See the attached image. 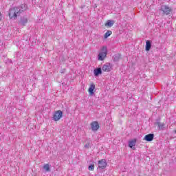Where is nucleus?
<instances>
[{
	"label": "nucleus",
	"instance_id": "nucleus-1",
	"mask_svg": "<svg viewBox=\"0 0 176 176\" xmlns=\"http://www.w3.org/2000/svg\"><path fill=\"white\" fill-rule=\"evenodd\" d=\"M27 10V4H21L19 6L10 8L8 16L11 20H17V16H20L21 13Z\"/></svg>",
	"mask_w": 176,
	"mask_h": 176
},
{
	"label": "nucleus",
	"instance_id": "nucleus-2",
	"mask_svg": "<svg viewBox=\"0 0 176 176\" xmlns=\"http://www.w3.org/2000/svg\"><path fill=\"white\" fill-rule=\"evenodd\" d=\"M63 116L64 113L63 111H54L52 116V120H54V122H58V120H60Z\"/></svg>",
	"mask_w": 176,
	"mask_h": 176
},
{
	"label": "nucleus",
	"instance_id": "nucleus-3",
	"mask_svg": "<svg viewBox=\"0 0 176 176\" xmlns=\"http://www.w3.org/2000/svg\"><path fill=\"white\" fill-rule=\"evenodd\" d=\"M160 10L162 12V16H168V14L172 12L171 8L166 5L162 6Z\"/></svg>",
	"mask_w": 176,
	"mask_h": 176
},
{
	"label": "nucleus",
	"instance_id": "nucleus-4",
	"mask_svg": "<svg viewBox=\"0 0 176 176\" xmlns=\"http://www.w3.org/2000/svg\"><path fill=\"white\" fill-rule=\"evenodd\" d=\"M98 168H100L101 170H104L107 168V166H108V162H107V160L102 159L98 161Z\"/></svg>",
	"mask_w": 176,
	"mask_h": 176
},
{
	"label": "nucleus",
	"instance_id": "nucleus-5",
	"mask_svg": "<svg viewBox=\"0 0 176 176\" xmlns=\"http://www.w3.org/2000/svg\"><path fill=\"white\" fill-rule=\"evenodd\" d=\"M137 144V138L132 139L128 142V146L133 149V151H135V144Z\"/></svg>",
	"mask_w": 176,
	"mask_h": 176
},
{
	"label": "nucleus",
	"instance_id": "nucleus-6",
	"mask_svg": "<svg viewBox=\"0 0 176 176\" xmlns=\"http://www.w3.org/2000/svg\"><path fill=\"white\" fill-rule=\"evenodd\" d=\"M155 139V134L148 133L146 135L144 138V141H146L147 142H152V140Z\"/></svg>",
	"mask_w": 176,
	"mask_h": 176
},
{
	"label": "nucleus",
	"instance_id": "nucleus-7",
	"mask_svg": "<svg viewBox=\"0 0 176 176\" xmlns=\"http://www.w3.org/2000/svg\"><path fill=\"white\" fill-rule=\"evenodd\" d=\"M91 128L92 131H97L100 129V124L97 121L91 123Z\"/></svg>",
	"mask_w": 176,
	"mask_h": 176
},
{
	"label": "nucleus",
	"instance_id": "nucleus-8",
	"mask_svg": "<svg viewBox=\"0 0 176 176\" xmlns=\"http://www.w3.org/2000/svg\"><path fill=\"white\" fill-rule=\"evenodd\" d=\"M27 23H28V18H27V16H21L19 21V24L23 26H25Z\"/></svg>",
	"mask_w": 176,
	"mask_h": 176
},
{
	"label": "nucleus",
	"instance_id": "nucleus-9",
	"mask_svg": "<svg viewBox=\"0 0 176 176\" xmlns=\"http://www.w3.org/2000/svg\"><path fill=\"white\" fill-rule=\"evenodd\" d=\"M102 69V71H104V72H111V71L112 70V67H111V63H107L106 65H104Z\"/></svg>",
	"mask_w": 176,
	"mask_h": 176
},
{
	"label": "nucleus",
	"instance_id": "nucleus-10",
	"mask_svg": "<svg viewBox=\"0 0 176 176\" xmlns=\"http://www.w3.org/2000/svg\"><path fill=\"white\" fill-rule=\"evenodd\" d=\"M102 74V69H101V68L97 67V68L94 69V76H96V77L100 76V75H101Z\"/></svg>",
	"mask_w": 176,
	"mask_h": 176
},
{
	"label": "nucleus",
	"instance_id": "nucleus-11",
	"mask_svg": "<svg viewBox=\"0 0 176 176\" xmlns=\"http://www.w3.org/2000/svg\"><path fill=\"white\" fill-rule=\"evenodd\" d=\"M151 48H152V41L150 40H147L146 41V47H145L146 52H149V50H151Z\"/></svg>",
	"mask_w": 176,
	"mask_h": 176
},
{
	"label": "nucleus",
	"instance_id": "nucleus-12",
	"mask_svg": "<svg viewBox=\"0 0 176 176\" xmlns=\"http://www.w3.org/2000/svg\"><path fill=\"white\" fill-rule=\"evenodd\" d=\"M96 89V85L91 84L88 89V93L91 96H94V89Z\"/></svg>",
	"mask_w": 176,
	"mask_h": 176
},
{
	"label": "nucleus",
	"instance_id": "nucleus-13",
	"mask_svg": "<svg viewBox=\"0 0 176 176\" xmlns=\"http://www.w3.org/2000/svg\"><path fill=\"white\" fill-rule=\"evenodd\" d=\"M105 57H107V54L100 52L98 55V60H99V61H104V60H105Z\"/></svg>",
	"mask_w": 176,
	"mask_h": 176
},
{
	"label": "nucleus",
	"instance_id": "nucleus-14",
	"mask_svg": "<svg viewBox=\"0 0 176 176\" xmlns=\"http://www.w3.org/2000/svg\"><path fill=\"white\" fill-rule=\"evenodd\" d=\"M122 57V55L120 54H116L113 56V63H119V60H120Z\"/></svg>",
	"mask_w": 176,
	"mask_h": 176
},
{
	"label": "nucleus",
	"instance_id": "nucleus-15",
	"mask_svg": "<svg viewBox=\"0 0 176 176\" xmlns=\"http://www.w3.org/2000/svg\"><path fill=\"white\" fill-rule=\"evenodd\" d=\"M115 24V21L113 20H108L107 23L104 24L105 27H113Z\"/></svg>",
	"mask_w": 176,
	"mask_h": 176
},
{
	"label": "nucleus",
	"instance_id": "nucleus-16",
	"mask_svg": "<svg viewBox=\"0 0 176 176\" xmlns=\"http://www.w3.org/2000/svg\"><path fill=\"white\" fill-rule=\"evenodd\" d=\"M43 170H45V171H46V173H50L51 170H50V164H46L43 166Z\"/></svg>",
	"mask_w": 176,
	"mask_h": 176
},
{
	"label": "nucleus",
	"instance_id": "nucleus-17",
	"mask_svg": "<svg viewBox=\"0 0 176 176\" xmlns=\"http://www.w3.org/2000/svg\"><path fill=\"white\" fill-rule=\"evenodd\" d=\"M112 35V31L111 30H107V32L104 35V39H107V38H109Z\"/></svg>",
	"mask_w": 176,
	"mask_h": 176
},
{
	"label": "nucleus",
	"instance_id": "nucleus-18",
	"mask_svg": "<svg viewBox=\"0 0 176 176\" xmlns=\"http://www.w3.org/2000/svg\"><path fill=\"white\" fill-rule=\"evenodd\" d=\"M84 148H85V149H89V148H91V141H87V144H85Z\"/></svg>",
	"mask_w": 176,
	"mask_h": 176
},
{
	"label": "nucleus",
	"instance_id": "nucleus-19",
	"mask_svg": "<svg viewBox=\"0 0 176 176\" xmlns=\"http://www.w3.org/2000/svg\"><path fill=\"white\" fill-rule=\"evenodd\" d=\"M101 53H106V54H108V48L107 46H103L101 49Z\"/></svg>",
	"mask_w": 176,
	"mask_h": 176
},
{
	"label": "nucleus",
	"instance_id": "nucleus-20",
	"mask_svg": "<svg viewBox=\"0 0 176 176\" xmlns=\"http://www.w3.org/2000/svg\"><path fill=\"white\" fill-rule=\"evenodd\" d=\"M88 170H89L90 171H94V164H90L88 166Z\"/></svg>",
	"mask_w": 176,
	"mask_h": 176
},
{
	"label": "nucleus",
	"instance_id": "nucleus-21",
	"mask_svg": "<svg viewBox=\"0 0 176 176\" xmlns=\"http://www.w3.org/2000/svg\"><path fill=\"white\" fill-rule=\"evenodd\" d=\"M164 126H166L164 123L160 124L158 128L160 130H164Z\"/></svg>",
	"mask_w": 176,
	"mask_h": 176
},
{
	"label": "nucleus",
	"instance_id": "nucleus-22",
	"mask_svg": "<svg viewBox=\"0 0 176 176\" xmlns=\"http://www.w3.org/2000/svg\"><path fill=\"white\" fill-rule=\"evenodd\" d=\"M160 120H162V118L160 117H158L156 120V122H158V123H160Z\"/></svg>",
	"mask_w": 176,
	"mask_h": 176
},
{
	"label": "nucleus",
	"instance_id": "nucleus-23",
	"mask_svg": "<svg viewBox=\"0 0 176 176\" xmlns=\"http://www.w3.org/2000/svg\"><path fill=\"white\" fill-rule=\"evenodd\" d=\"M60 74H65V69H62L60 71Z\"/></svg>",
	"mask_w": 176,
	"mask_h": 176
},
{
	"label": "nucleus",
	"instance_id": "nucleus-24",
	"mask_svg": "<svg viewBox=\"0 0 176 176\" xmlns=\"http://www.w3.org/2000/svg\"><path fill=\"white\" fill-rule=\"evenodd\" d=\"M161 124H162V123L157 122H155V124H157V126H159Z\"/></svg>",
	"mask_w": 176,
	"mask_h": 176
},
{
	"label": "nucleus",
	"instance_id": "nucleus-25",
	"mask_svg": "<svg viewBox=\"0 0 176 176\" xmlns=\"http://www.w3.org/2000/svg\"><path fill=\"white\" fill-rule=\"evenodd\" d=\"M60 61H65V60H64V56L60 58Z\"/></svg>",
	"mask_w": 176,
	"mask_h": 176
},
{
	"label": "nucleus",
	"instance_id": "nucleus-26",
	"mask_svg": "<svg viewBox=\"0 0 176 176\" xmlns=\"http://www.w3.org/2000/svg\"><path fill=\"white\" fill-rule=\"evenodd\" d=\"M9 63H10V64H13V60H12V59H10V60H9Z\"/></svg>",
	"mask_w": 176,
	"mask_h": 176
},
{
	"label": "nucleus",
	"instance_id": "nucleus-27",
	"mask_svg": "<svg viewBox=\"0 0 176 176\" xmlns=\"http://www.w3.org/2000/svg\"><path fill=\"white\" fill-rule=\"evenodd\" d=\"M120 116H121L122 118H123V115H124V114H123V113H120Z\"/></svg>",
	"mask_w": 176,
	"mask_h": 176
},
{
	"label": "nucleus",
	"instance_id": "nucleus-28",
	"mask_svg": "<svg viewBox=\"0 0 176 176\" xmlns=\"http://www.w3.org/2000/svg\"><path fill=\"white\" fill-rule=\"evenodd\" d=\"M125 113H127V111H124Z\"/></svg>",
	"mask_w": 176,
	"mask_h": 176
},
{
	"label": "nucleus",
	"instance_id": "nucleus-29",
	"mask_svg": "<svg viewBox=\"0 0 176 176\" xmlns=\"http://www.w3.org/2000/svg\"><path fill=\"white\" fill-rule=\"evenodd\" d=\"M175 133H176V130H175Z\"/></svg>",
	"mask_w": 176,
	"mask_h": 176
}]
</instances>
